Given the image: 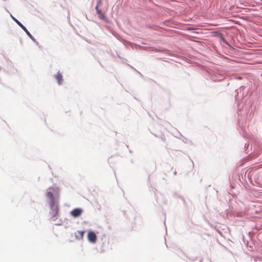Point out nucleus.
Masks as SVG:
<instances>
[{"mask_svg": "<svg viewBox=\"0 0 262 262\" xmlns=\"http://www.w3.org/2000/svg\"><path fill=\"white\" fill-rule=\"evenodd\" d=\"M13 19L23 29V30L26 33V34L31 38L33 39V37L32 35L30 33V32L28 31V30L26 29V28L21 24L20 23L18 20H17L15 18L12 16Z\"/></svg>", "mask_w": 262, "mask_h": 262, "instance_id": "obj_2", "label": "nucleus"}, {"mask_svg": "<svg viewBox=\"0 0 262 262\" xmlns=\"http://www.w3.org/2000/svg\"><path fill=\"white\" fill-rule=\"evenodd\" d=\"M46 195L50 200V205L51 209L52 210L54 215L53 218H56V216L58 213V207L55 205V199L53 194L52 192L48 191Z\"/></svg>", "mask_w": 262, "mask_h": 262, "instance_id": "obj_1", "label": "nucleus"}, {"mask_svg": "<svg viewBox=\"0 0 262 262\" xmlns=\"http://www.w3.org/2000/svg\"><path fill=\"white\" fill-rule=\"evenodd\" d=\"M84 233V231H78L75 235L76 238L79 240H82Z\"/></svg>", "mask_w": 262, "mask_h": 262, "instance_id": "obj_5", "label": "nucleus"}, {"mask_svg": "<svg viewBox=\"0 0 262 262\" xmlns=\"http://www.w3.org/2000/svg\"><path fill=\"white\" fill-rule=\"evenodd\" d=\"M88 240L93 243H95L97 240V236L93 231H89L88 234Z\"/></svg>", "mask_w": 262, "mask_h": 262, "instance_id": "obj_3", "label": "nucleus"}, {"mask_svg": "<svg viewBox=\"0 0 262 262\" xmlns=\"http://www.w3.org/2000/svg\"><path fill=\"white\" fill-rule=\"evenodd\" d=\"M96 9L98 13L99 14H100V15H101V11L98 9V7L97 6L96 7Z\"/></svg>", "mask_w": 262, "mask_h": 262, "instance_id": "obj_7", "label": "nucleus"}, {"mask_svg": "<svg viewBox=\"0 0 262 262\" xmlns=\"http://www.w3.org/2000/svg\"><path fill=\"white\" fill-rule=\"evenodd\" d=\"M55 78L57 80L58 84H60L62 80V76L61 75V74L58 73L57 74L55 75Z\"/></svg>", "mask_w": 262, "mask_h": 262, "instance_id": "obj_6", "label": "nucleus"}, {"mask_svg": "<svg viewBox=\"0 0 262 262\" xmlns=\"http://www.w3.org/2000/svg\"><path fill=\"white\" fill-rule=\"evenodd\" d=\"M82 212V209L80 208H75L71 212V214L74 217H77L81 215Z\"/></svg>", "mask_w": 262, "mask_h": 262, "instance_id": "obj_4", "label": "nucleus"}]
</instances>
